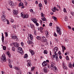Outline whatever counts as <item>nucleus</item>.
I'll use <instances>...</instances> for the list:
<instances>
[{
    "label": "nucleus",
    "instance_id": "f257e3e1",
    "mask_svg": "<svg viewBox=\"0 0 74 74\" xmlns=\"http://www.w3.org/2000/svg\"><path fill=\"white\" fill-rule=\"evenodd\" d=\"M33 35L31 34H29L28 35V40L27 41V43L28 44H30L31 45H33L34 43L33 42L31 41L32 40H33ZM31 40V41H30Z\"/></svg>",
    "mask_w": 74,
    "mask_h": 74
},
{
    "label": "nucleus",
    "instance_id": "f03ea898",
    "mask_svg": "<svg viewBox=\"0 0 74 74\" xmlns=\"http://www.w3.org/2000/svg\"><path fill=\"white\" fill-rule=\"evenodd\" d=\"M51 70H53V71H54V72H55V73L58 72V69H57V68H56V67L55 66V63H53V62H51Z\"/></svg>",
    "mask_w": 74,
    "mask_h": 74
},
{
    "label": "nucleus",
    "instance_id": "7ed1b4c3",
    "mask_svg": "<svg viewBox=\"0 0 74 74\" xmlns=\"http://www.w3.org/2000/svg\"><path fill=\"white\" fill-rule=\"evenodd\" d=\"M5 16L4 15H3L1 16V20L3 21V22H6V21H7V24L8 25L10 24V22H9V21H8V20L6 19V18H5Z\"/></svg>",
    "mask_w": 74,
    "mask_h": 74
},
{
    "label": "nucleus",
    "instance_id": "20e7f679",
    "mask_svg": "<svg viewBox=\"0 0 74 74\" xmlns=\"http://www.w3.org/2000/svg\"><path fill=\"white\" fill-rule=\"evenodd\" d=\"M17 52H19L21 55H23V51H22V49L21 47H19L17 49Z\"/></svg>",
    "mask_w": 74,
    "mask_h": 74
},
{
    "label": "nucleus",
    "instance_id": "39448f33",
    "mask_svg": "<svg viewBox=\"0 0 74 74\" xmlns=\"http://www.w3.org/2000/svg\"><path fill=\"white\" fill-rule=\"evenodd\" d=\"M2 60L4 62H5L6 60H7V59H6V58L5 57V54H3L2 57Z\"/></svg>",
    "mask_w": 74,
    "mask_h": 74
},
{
    "label": "nucleus",
    "instance_id": "423d86ee",
    "mask_svg": "<svg viewBox=\"0 0 74 74\" xmlns=\"http://www.w3.org/2000/svg\"><path fill=\"white\" fill-rule=\"evenodd\" d=\"M21 17H22L23 18H27L28 17H29V15L27 14H24L23 15V14H22V13H21Z\"/></svg>",
    "mask_w": 74,
    "mask_h": 74
},
{
    "label": "nucleus",
    "instance_id": "0eeeda50",
    "mask_svg": "<svg viewBox=\"0 0 74 74\" xmlns=\"http://www.w3.org/2000/svg\"><path fill=\"white\" fill-rule=\"evenodd\" d=\"M12 40H14L15 41H19V39L16 36H12Z\"/></svg>",
    "mask_w": 74,
    "mask_h": 74
},
{
    "label": "nucleus",
    "instance_id": "6e6552de",
    "mask_svg": "<svg viewBox=\"0 0 74 74\" xmlns=\"http://www.w3.org/2000/svg\"><path fill=\"white\" fill-rule=\"evenodd\" d=\"M56 30L57 33H58V34L59 35H61L62 34L61 30H60V29L59 27H56Z\"/></svg>",
    "mask_w": 74,
    "mask_h": 74
},
{
    "label": "nucleus",
    "instance_id": "1a4fd4ad",
    "mask_svg": "<svg viewBox=\"0 0 74 74\" xmlns=\"http://www.w3.org/2000/svg\"><path fill=\"white\" fill-rule=\"evenodd\" d=\"M52 56L53 58H56V60H57L58 58V56L57 53H54V55H53Z\"/></svg>",
    "mask_w": 74,
    "mask_h": 74
},
{
    "label": "nucleus",
    "instance_id": "9d476101",
    "mask_svg": "<svg viewBox=\"0 0 74 74\" xmlns=\"http://www.w3.org/2000/svg\"><path fill=\"white\" fill-rule=\"evenodd\" d=\"M42 41L43 42H47V39L44 36H42Z\"/></svg>",
    "mask_w": 74,
    "mask_h": 74
},
{
    "label": "nucleus",
    "instance_id": "9b49d317",
    "mask_svg": "<svg viewBox=\"0 0 74 74\" xmlns=\"http://www.w3.org/2000/svg\"><path fill=\"white\" fill-rule=\"evenodd\" d=\"M13 45H14V46L16 48H18V47H19V45L18 44V43L16 42L13 43Z\"/></svg>",
    "mask_w": 74,
    "mask_h": 74
},
{
    "label": "nucleus",
    "instance_id": "f8f14e48",
    "mask_svg": "<svg viewBox=\"0 0 74 74\" xmlns=\"http://www.w3.org/2000/svg\"><path fill=\"white\" fill-rule=\"evenodd\" d=\"M13 12L14 15H16L18 14V11L16 10H14L13 11Z\"/></svg>",
    "mask_w": 74,
    "mask_h": 74
},
{
    "label": "nucleus",
    "instance_id": "ddd939ff",
    "mask_svg": "<svg viewBox=\"0 0 74 74\" xmlns=\"http://www.w3.org/2000/svg\"><path fill=\"white\" fill-rule=\"evenodd\" d=\"M19 7H22L21 8H25V6H23V3L22 2L19 3Z\"/></svg>",
    "mask_w": 74,
    "mask_h": 74
},
{
    "label": "nucleus",
    "instance_id": "4468645a",
    "mask_svg": "<svg viewBox=\"0 0 74 74\" xmlns=\"http://www.w3.org/2000/svg\"><path fill=\"white\" fill-rule=\"evenodd\" d=\"M62 65H63V69H65V70H67V66L64 64V63H62Z\"/></svg>",
    "mask_w": 74,
    "mask_h": 74
},
{
    "label": "nucleus",
    "instance_id": "2eb2a0df",
    "mask_svg": "<svg viewBox=\"0 0 74 74\" xmlns=\"http://www.w3.org/2000/svg\"><path fill=\"white\" fill-rule=\"evenodd\" d=\"M9 5H10L11 7L14 6V3L13 2L11 1L9 3Z\"/></svg>",
    "mask_w": 74,
    "mask_h": 74
},
{
    "label": "nucleus",
    "instance_id": "dca6fc26",
    "mask_svg": "<svg viewBox=\"0 0 74 74\" xmlns=\"http://www.w3.org/2000/svg\"><path fill=\"white\" fill-rule=\"evenodd\" d=\"M48 63L47 62H45V61H44L42 63V65L43 66H46L47 65Z\"/></svg>",
    "mask_w": 74,
    "mask_h": 74
},
{
    "label": "nucleus",
    "instance_id": "f3484780",
    "mask_svg": "<svg viewBox=\"0 0 74 74\" xmlns=\"http://www.w3.org/2000/svg\"><path fill=\"white\" fill-rule=\"evenodd\" d=\"M58 51V48L57 47H55L53 49V51L54 52V53H56V52Z\"/></svg>",
    "mask_w": 74,
    "mask_h": 74
},
{
    "label": "nucleus",
    "instance_id": "a211bd4d",
    "mask_svg": "<svg viewBox=\"0 0 74 74\" xmlns=\"http://www.w3.org/2000/svg\"><path fill=\"white\" fill-rule=\"evenodd\" d=\"M30 26L31 28L33 30H34L35 29V27H34V25L32 24H30Z\"/></svg>",
    "mask_w": 74,
    "mask_h": 74
},
{
    "label": "nucleus",
    "instance_id": "6ab92c4d",
    "mask_svg": "<svg viewBox=\"0 0 74 74\" xmlns=\"http://www.w3.org/2000/svg\"><path fill=\"white\" fill-rule=\"evenodd\" d=\"M48 69L47 68L45 67L43 69V71L44 73H47V69Z\"/></svg>",
    "mask_w": 74,
    "mask_h": 74
},
{
    "label": "nucleus",
    "instance_id": "aec40b11",
    "mask_svg": "<svg viewBox=\"0 0 74 74\" xmlns=\"http://www.w3.org/2000/svg\"><path fill=\"white\" fill-rule=\"evenodd\" d=\"M2 38H1V40L2 41V42H4V35H3V33H2Z\"/></svg>",
    "mask_w": 74,
    "mask_h": 74
},
{
    "label": "nucleus",
    "instance_id": "412c9836",
    "mask_svg": "<svg viewBox=\"0 0 74 74\" xmlns=\"http://www.w3.org/2000/svg\"><path fill=\"white\" fill-rule=\"evenodd\" d=\"M32 21L34 22L35 23H36L37 22V20L36 19H34L32 20Z\"/></svg>",
    "mask_w": 74,
    "mask_h": 74
},
{
    "label": "nucleus",
    "instance_id": "4be33fe9",
    "mask_svg": "<svg viewBox=\"0 0 74 74\" xmlns=\"http://www.w3.org/2000/svg\"><path fill=\"white\" fill-rule=\"evenodd\" d=\"M24 58H25L26 59L27 58H28V55H27V54H25L24 56Z\"/></svg>",
    "mask_w": 74,
    "mask_h": 74
},
{
    "label": "nucleus",
    "instance_id": "5701e85b",
    "mask_svg": "<svg viewBox=\"0 0 74 74\" xmlns=\"http://www.w3.org/2000/svg\"><path fill=\"white\" fill-rule=\"evenodd\" d=\"M17 74H21V70L19 69L18 71L17 72Z\"/></svg>",
    "mask_w": 74,
    "mask_h": 74
},
{
    "label": "nucleus",
    "instance_id": "b1692460",
    "mask_svg": "<svg viewBox=\"0 0 74 74\" xmlns=\"http://www.w3.org/2000/svg\"><path fill=\"white\" fill-rule=\"evenodd\" d=\"M48 51L47 50H44L43 52L44 54H47L48 53Z\"/></svg>",
    "mask_w": 74,
    "mask_h": 74
},
{
    "label": "nucleus",
    "instance_id": "393cba45",
    "mask_svg": "<svg viewBox=\"0 0 74 74\" xmlns=\"http://www.w3.org/2000/svg\"><path fill=\"white\" fill-rule=\"evenodd\" d=\"M10 61H9V62L8 63L9 66L10 67V68H11V69H12V65H11V63H10Z\"/></svg>",
    "mask_w": 74,
    "mask_h": 74
},
{
    "label": "nucleus",
    "instance_id": "a878e982",
    "mask_svg": "<svg viewBox=\"0 0 74 74\" xmlns=\"http://www.w3.org/2000/svg\"><path fill=\"white\" fill-rule=\"evenodd\" d=\"M52 18L55 21H56V20L57 19V18H56V17L55 16H53L52 17Z\"/></svg>",
    "mask_w": 74,
    "mask_h": 74
},
{
    "label": "nucleus",
    "instance_id": "bb28decb",
    "mask_svg": "<svg viewBox=\"0 0 74 74\" xmlns=\"http://www.w3.org/2000/svg\"><path fill=\"white\" fill-rule=\"evenodd\" d=\"M31 55L32 56H33V55H34V53H35L34 52V51H32V52L31 53Z\"/></svg>",
    "mask_w": 74,
    "mask_h": 74
},
{
    "label": "nucleus",
    "instance_id": "cd10ccee",
    "mask_svg": "<svg viewBox=\"0 0 74 74\" xmlns=\"http://www.w3.org/2000/svg\"><path fill=\"white\" fill-rule=\"evenodd\" d=\"M62 51L63 52H64V50H63V49H64L65 50L66 49V47H65L63 46H62Z\"/></svg>",
    "mask_w": 74,
    "mask_h": 74
},
{
    "label": "nucleus",
    "instance_id": "c85d7f7f",
    "mask_svg": "<svg viewBox=\"0 0 74 74\" xmlns=\"http://www.w3.org/2000/svg\"><path fill=\"white\" fill-rule=\"evenodd\" d=\"M41 19L43 21H46V18L44 17Z\"/></svg>",
    "mask_w": 74,
    "mask_h": 74
},
{
    "label": "nucleus",
    "instance_id": "c756f323",
    "mask_svg": "<svg viewBox=\"0 0 74 74\" xmlns=\"http://www.w3.org/2000/svg\"><path fill=\"white\" fill-rule=\"evenodd\" d=\"M41 17H42V18H44V16H45V15H44V14H43V13H41Z\"/></svg>",
    "mask_w": 74,
    "mask_h": 74
},
{
    "label": "nucleus",
    "instance_id": "7c9ffc66",
    "mask_svg": "<svg viewBox=\"0 0 74 74\" xmlns=\"http://www.w3.org/2000/svg\"><path fill=\"white\" fill-rule=\"evenodd\" d=\"M14 68L16 70H20V69H19V68H18V67H16V66L14 67Z\"/></svg>",
    "mask_w": 74,
    "mask_h": 74
},
{
    "label": "nucleus",
    "instance_id": "2f4dec72",
    "mask_svg": "<svg viewBox=\"0 0 74 74\" xmlns=\"http://www.w3.org/2000/svg\"><path fill=\"white\" fill-rule=\"evenodd\" d=\"M35 68V67H33L31 68V71H33L34 70V69Z\"/></svg>",
    "mask_w": 74,
    "mask_h": 74
},
{
    "label": "nucleus",
    "instance_id": "473e14b6",
    "mask_svg": "<svg viewBox=\"0 0 74 74\" xmlns=\"http://www.w3.org/2000/svg\"><path fill=\"white\" fill-rule=\"evenodd\" d=\"M64 19L65 21H67V17L66 16H65Z\"/></svg>",
    "mask_w": 74,
    "mask_h": 74
},
{
    "label": "nucleus",
    "instance_id": "72a5a7b5",
    "mask_svg": "<svg viewBox=\"0 0 74 74\" xmlns=\"http://www.w3.org/2000/svg\"><path fill=\"white\" fill-rule=\"evenodd\" d=\"M45 32L46 35H48L49 34V32H48L47 31H45Z\"/></svg>",
    "mask_w": 74,
    "mask_h": 74
},
{
    "label": "nucleus",
    "instance_id": "f704fd0d",
    "mask_svg": "<svg viewBox=\"0 0 74 74\" xmlns=\"http://www.w3.org/2000/svg\"><path fill=\"white\" fill-rule=\"evenodd\" d=\"M12 50L13 51H15V48L14 47H12Z\"/></svg>",
    "mask_w": 74,
    "mask_h": 74
},
{
    "label": "nucleus",
    "instance_id": "c9c22d12",
    "mask_svg": "<svg viewBox=\"0 0 74 74\" xmlns=\"http://www.w3.org/2000/svg\"><path fill=\"white\" fill-rule=\"evenodd\" d=\"M5 36L6 37H8V33L7 32H5Z\"/></svg>",
    "mask_w": 74,
    "mask_h": 74
},
{
    "label": "nucleus",
    "instance_id": "e433bc0d",
    "mask_svg": "<svg viewBox=\"0 0 74 74\" xmlns=\"http://www.w3.org/2000/svg\"><path fill=\"white\" fill-rule=\"evenodd\" d=\"M36 38L37 40H41V37L40 36H37Z\"/></svg>",
    "mask_w": 74,
    "mask_h": 74
},
{
    "label": "nucleus",
    "instance_id": "4c0bfd02",
    "mask_svg": "<svg viewBox=\"0 0 74 74\" xmlns=\"http://www.w3.org/2000/svg\"><path fill=\"white\" fill-rule=\"evenodd\" d=\"M27 65L28 67L30 66H31V65H30V62L28 63L27 64Z\"/></svg>",
    "mask_w": 74,
    "mask_h": 74
},
{
    "label": "nucleus",
    "instance_id": "58836bf2",
    "mask_svg": "<svg viewBox=\"0 0 74 74\" xmlns=\"http://www.w3.org/2000/svg\"><path fill=\"white\" fill-rule=\"evenodd\" d=\"M21 45L22 47H23L24 46V44L23 43V42H21Z\"/></svg>",
    "mask_w": 74,
    "mask_h": 74
},
{
    "label": "nucleus",
    "instance_id": "ea45409f",
    "mask_svg": "<svg viewBox=\"0 0 74 74\" xmlns=\"http://www.w3.org/2000/svg\"><path fill=\"white\" fill-rule=\"evenodd\" d=\"M51 10H52V11L53 12H56V10H55L53 8H52L51 9Z\"/></svg>",
    "mask_w": 74,
    "mask_h": 74
},
{
    "label": "nucleus",
    "instance_id": "a19ab883",
    "mask_svg": "<svg viewBox=\"0 0 74 74\" xmlns=\"http://www.w3.org/2000/svg\"><path fill=\"white\" fill-rule=\"evenodd\" d=\"M66 59L67 60H69V56H66Z\"/></svg>",
    "mask_w": 74,
    "mask_h": 74
},
{
    "label": "nucleus",
    "instance_id": "79ce46f5",
    "mask_svg": "<svg viewBox=\"0 0 74 74\" xmlns=\"http://www.w3.org/2000/svg\"><path fill=\"white\" fill-rule=\"evenodd\" d=\"M69 66L70 67H71L72 66V64H71V63H70L69 64Z\"/></svg>",
    "mask_w": 74,
    "mask_h": 74
},
{
    "label": "nucleus",
    "instance_id": "37998d69",
    "mask_svg": "<svg viewBox=\"0 0 74 74\" xmlns=\"http://www.w3.org/2000/svg\"><path fill=\"white\" fill-rule=\"evenodd\" d=\"M71 15L73 16H74V12H71Z\"/></svg>",
    "mask_w": 74,
    "mask_h": 74
},
{
    "label": "nucleus",
    "instance_id": "c03bdc74",
    "mask_svg": "<svg viewBox=\"0 0 74 74\" xmlns=\"http://www.w3.org/2000/svg\"><path fill=\"white\" fill-rule=\"evenodd\" d=\"M63 11L64 12H67V10H66V8H65L64 9Z\"/></svg>",
    "mask_w": 74,
    "mask_h": 74
},
{
    "label": "nucleus",
    "instance_id": "a18cd8bd",
    "mask_svg": "<svg viewBox=\"0 0 74 74\" xmlns=\"http://www.w3.org/2000/svg\"><path fill=\"white\" fill-rule=\"evenodd\" d=\"M57 8H58L60 9V5H57Z\"/></svg>",
    "mask_w": 74,
    "mask_h": 74
},
{
    "label": "nucleus",
    "instance_id": "49530a36",
    "mask_svg": "<svg viewBox=\"0 0 74 74\" xmlns=\"http://www.w3.org/2000/svg\"><path fill=\"white\" fill-rule=\"evenodd\" d=\"M44 2L45 4H47V0H44Z\"/></svg>",
    "mask_w": 74,
    "mask_h": 74
},
{
    "label": "nucleus",
    "instance_id": "de8ad7c7",
    "mask_svg": "<svg viewBox=\"0 0 74 74\" xmlns=\"http://www.w3.org/2000/svg\"><path fill=\"white\" fill-rule=\"evenodd\" d=\"M3 50H5L6 49V47L5 46H3Z\"/></svg>",
    "mask_w": 74,
    "mask_h": 74
},
{
    "label": "nucleus",
    "instance_id": "09e8293b",
    "mask_svg": "<svg viewBox=\"0 0 74 74\" xmlns=\"http://www.w3.org/2000/svg\"><path fill=\"white\" fill-rule=\"evenodd\" d=\"M6 54L7 55H9L10 54V53L9 52V51H8V52H6Z\"/></svg>",
    "mask_w": 74,
    "mask_h": 74
},
{
    "label": "nucleus",
    "instance_id": "8fccbe9b",
    "mask_svg": "<svg viewBox=\"0 0 74 74\" xmlns=\"http://www.w3.org/2000/svg\"><path fill=\"white\" fill-rule=\"evenodd\" d=\"M54 36H55V37H57V34H56V33L55 32L54 34Z\"/></svg>",
    "mask_w": 74,
    "mask_h": 74
},
{
    "label": "nucleus",
    "instance_id": "3c124183",
    "mask_svg": "<svg viewBox=\"0 0 74 74\" xmlns=\"http://www.w3.org/2000/svg\"><path fill=\"white\" fill-rule=\"evenodd\" d=\"M39 7H42V4H41V3H39Z\"/></svg>",
    "mask_w": 74,
    "mask_h": 74
},
{
    "label": "nucleus",
    "instance_id": "603ef678",
    "mask_svg": "<svg viewBox=\"0 0 74 74\" xmlns=\"http://www.w3.org/2000/svg\"><path fill=\"white\" fill-rule=\"evenodd\" d=\"M58 54H59V55H61V53L60 52V51H59L58 52Z\"/></svg>",
    "mask_w": 74,
    "mask_h": 74
},
{
    "label": "nucleus",
    "instance_id": "864d4df0",
    "mask_svg": "<svg viewBox=\"0 0 74 74\" xmlns=\"http://www.w3.org/2000/svg\"><path fill=\"white\" fill-rule=\"evenodd\" d=\"M11 22H12V23H13L14 22V20L12 19H11Z\"/></svg>",
    "mask_w": 74,
    "mask_h": 74
},
{
    "label": "nucleus",
    "instance_id": "5fc2aeb1",
    "mask_svg": "<svg viewBox=\"0 0 74 74\" xmlns=\"http://www.w3.org/2000/svg\"><path fill=\"white\" fill-rule=\"evenodd\" d=\"M68 28H69V29H71V27H70V26H68Z\"/></svg>",
    "mask_w": 74,
    "mask_h": 74
},
{
    "label": "nucleus",
    "instance_id": "6e6d98bb",
    "mask_svg": "<svg viewBox=\"0 0 74 74\" xmlns=\"http://www.w3.org/2000/svg\"><path fill=\"white\" fill-rule=\"evenodd\" d=\"M49 25L50 26H52V23H50L49 24Z\"/></svg>",
    "mask_w": 74,
    "mask_h": 74
},
{
    "label": "nucleus",
    "instance_id": "4d7b16f0",
    "mask_svg": "<svg viewBox=\"0 0 74 74\" xmlns=\"http://www.w3.org/2000/svg\"><path fill=\"white\" fill-rule=\"evenodd\" d=\"M35 24H36V25L37 26H38L39 25L38 23H37H37H35Z\"/></svg>",
    "mask_w": 74,
    "mask_h": 74
},
{
    "label": "nucleus",
    "instance_id": "13d9d810",
    "mask_svg": "<svg viewBox=\"0 0 74 74\" xmlns=\"http://www.w3.org/2000/svg\"><path fill=\"white\" fill-rule=\"evenodd\" d=\"M30 11L31 12H33V9H31Z\"/></svg>",
    "mask_w": 74,
    "mask_h": 74
},
{
    "label": "nucleus",
    "instance_id": "bf43d9fd",
    "mask_svg": "<svg viewBox=\"0 0 74 74\" xmlns=\"http://www.w3.org/2000/svg\"><path fill=\"white\" fill-rule=\"evenodd\" d=\"M13 26V28L14 29H16V25H14Z\"/></svg>",
    "mask_w": 74,
    "mask_h": 74
},
{
    "label": "nucleus",
    "instance_id": "052dcab7",
    "mask_svg": "<svg viewBox=\"0 0 74 74\" xmlns=\"http://www.w3.org/2000/svg\"><path fill=\"white\" fill-rule=\"evenodd\" d=\"M27 63H30L31 62V60H28L27 61Z\"/></svg>",
    "mask_w": 74,
    "mask_h": 74
},
{
    "label": "nucleus",
    "instance_id": "680f3d73",
    "mask_svg": "<svg viewBox=\"0 0 74 74\" xmlns=\"http://www.w3.org/2000/svg\"><path fill=\"white\" fill-rule=\"evenodd\" d=\"M40 30H43V28L42 27H40Z\"/></svg>",
    "mask_w": 74,
    "mask_h": 74
},
{
    "label": "nucleus",
    "instance_id": "e2e57ef3",
    "mask_svg": "<svg viewBox=\"0 0 74 74\" xmlns=\"http://www.w3.org/2000/svg\"><path fill=\"white\" fill-rule=\"evenodd\" d=\"M53 8V9H54V10H56V9H57V8H56V7H54V8Z\"/></svg>",
    "mask_w": 74,
    "mask_h": 74
},
{
    "label": "nucleus",
    "instance_id": "0e129e2a",
    "mask_svg": "<svg viewBox=\"0 0 74 74\" xmlns=\"http://www.w3.org/2000/svg\"><path fill=\"white\" fill-rule=\"evenodd\" d=\"M32 51V49H29V52H30V53H31L32 52V51Z\"/></svg>",
    "mask_w": 74,
    "mask_h": 74
},
{
    "label": "nucleus",
    "instance_id": "69168bd1",
    "mask_svg": "<svg viewBox=\"0 0 74 74\" xmlns=\"http://www.w3.org/2000/svg\"><path fill=\"white\" fill-rule=\"evenodd\" d=\"M35 3L36 4H38V1H35Z\"/></svg>",
    "mask_w": 74,
    "mask_h": 74
},
{
    "label": "nucleus",
    "instance_id": "338daca9",
    "mask_svg": "<svg viewBox=\"0 0 74 74\" xmlns=\"http://www.w3.org/2000/svg\"><path fill=\"white\" fill-rule=\"evenodd\" d=\"M59 58L60 59H62V56H59Z\"/></svg>",
    "mask_w": 74,
    "mask_h": 74
},
{
    "label": "nucleus",
    "instance_id": "774afa93",
    "mask_svg": "<svg viewBox=\"0 0 74 74\" xmlns=\"http://www.w3.org/2000/svg\"><path fill=\"white\" fill-rule=\"evenodd\" d=\"M28 74H32V72H28L27 73Z\"/></svg>",
    "mask_w": 74,
    "mask_h": 74
}]
</instances>
